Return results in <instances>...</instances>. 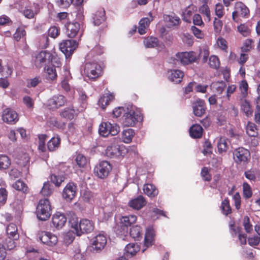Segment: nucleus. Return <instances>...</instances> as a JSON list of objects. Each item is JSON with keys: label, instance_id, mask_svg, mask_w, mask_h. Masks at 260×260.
<instances>
[{"label": "nucleus", "instance_id": "obj_39", "mask_svg": "<svg viewBox=\"0 0 260 260\" xmlns=\"http://www.w3.org/2000/svg\"><path fill=\"white\" fill-rule=\"evenodd\" d=\"M144 43L147 48H154L158 45L159 41L155 37H148L144 39Z\"/></svg>", "mask_w": 260, "mask_h": 260}, {"label": "nucleus", "instance_id": "obj_11", "mask_svg": "<svg viewBox=\"0 0 260 260\" xmlns=\"http://www.w3.org/2000/svg\"><path fill=\"white\" fill-rule=\"evenodd\" d=\"M235 161L238 164L247 163L250 158V154L248 150L243 147L236 149L233 153Z\"/></svg>", "mask_w": 260, "mask_h": 260}, {"label": "nucleus", "instance_id": "obj_35", "mask_svg": "<svg viewBox=\"0 0 260 260\" xmlns=\"http://www.w3.org/2000/svg\"><path fill=\"white\" fill-rule=\"evenodd\" d=\"M17 231V227L16 225L14 223L9 224L6 230L8 236L12 237L14 239H18L19 238Z\"/></svg>", "mask_w": 260, "mask_h": 260}, {"label": "nucleus", "instance_id": "obj_15", "mask_svg": "<svg viewBox=\"0 0 260 260\" xmlns=\"http://www.w3.org/2000/svg\"><path fill=\"white\" fill-rule=\"evenodd\" d=\"M77 191V186L73 182H69L64 187L62 196L67 202L72 201L76 197Z\"/></svg>", "mask_w": 260, "mask_h": 260}, {"label": "nucleus", "instance_id": "obj_55", "mask_svg": "<svg viewBox=\"0 0 260 260\" xmlns=\"http://www.w3.org/2000/svg\"><path fill=\"white\" fill-rule=\"evenodd\" d=\"M253 42L251 39H246L243 43V45L241 47L242 52H248L251 50L253 47Z\"/></svg>", "mask_w": 260, "mask_h": 260}, {"label": "nucleus", "instance_id": "obj_40", "mask_svg": "<svg viewBox=\"0 0 260 260\" xmlns=\"http://www.w3.org/2000/svg\"><path fill=\"white\" fill-rule=\"evenodd\" d=\"M60 140L58 137L52 138L47 144L48 149L49 151H52L57 149L60 145Z\"/></svg>", "mask_w": 260, "mask_h": 260}, {"label": "nucleus", "instance_id": "obj_30", "mask_svg": "<svg viewBox=\"0 0 260 260\" xmlns=\"http://www.w3.org/2000/svg\"><path fill=\"white\" fill-rule=\"evenodd\" d=\"M143 191L145 194L150 198H154L158 193V189L152 184H146L144 185Z\"/></svg>", "mask_w": 260, "mask_h": 260}, {"label": "nucleus", "instance_id": "obj_28", "mask_svg": "<svg viewBox=\"0 0 260 260\" xmlns=\"http://www.w3.org/2000/svg\"><path fill=\"white\" fill-rule=\"evenodd\" d=\"M193 112L197 116L201 117L205 112V102L203 100H198L193 106Z\"/></svg>", "mask_w": 260, "mask_h": 260}, {"label": "nucleus", "instance_id": "obj_17", "mask_svg": "<svg viewBox=\"0 0 260 260\" xmlns=\"http://www.w3.org/2000/svg\"><path fill=\"white\" fill-rule=\"evenodd\" d=\"M76 41L73 40L63 41L59 44V49L66 56H70L77 47Z\"/></svg>", "mask_w": 260, "mask_h": 260}, {"label": "nucleus", "instance_id": "obj_50", "mask_svg": "<svg viewBox=\"0 0 260 260\" xmlns=\"http://www.w3.org/2000/svg\"><path fill=\"white\" fill-rule=\"evenodd\" d=\"M76 114V113L75 111L73 109L70 108H66L60 113L61 117L69 119H72L74 118Z\"/></svg>", "mask_w": 260, "mask_h": 260}, {"label": "nucleus", "instance_id": "obj_19", "mask_svg": "<svg viewBox=\"0 0 260 260\" xmlns=\"http://www.w3.org/2000/svg\"><path fill=\"white\" fill-rule=\"evenodd\" d=\"M39 238L43 243L49 246H53L55 245L58 242V238L57 236L50 232H41L39 234Z\"/></svg>", "mask_w": 260, "mask_h": 260}, {"label": "nucleus", "instance_id": "obj_34", "mask_svg": "<svg viewBox=\"0 0 260 260\" xmlns=\"http://www.w3.org/2000/svg\"><path fill=\"white\" fill-rule=\"evenodd\" d=\"M164 19L169 27L178 25L180 23V18L176 16L166 15Z\"/></svg>", "mask_w": 260, "mask_h": 260}, {"label": "nucleus", "instance_id": "obj_22", "mask_svg": "<svg viewBox=\"0 0 260 260\" xmlns=\"http://www.w3.org/2000/svg\"><path fill=\"white\" fill-rule=\"evenodd\" d=\"M66 34L69 38H73L79 32L80 25L78 22H68L66 25Z\"/></svg>", "mask_w": 260, "mask_h": 260}, {"label": "nucleus", "instance_id": "obj_8", "mask_svg": "<svg viewBox=\"0 0 260 260\" xmlns=\"http://www.w3.org/2000/svg\"><path fill=\"white\" fill-rule=\"evenodd\" d=\"M84 74L90 79H95L102 73L101 66L96 62L86 63L84 67Z\"/></svg>", "mask_w": 260, "mask_h": 260}, {"label": "nucleus", "instance_id": "obj_54", "mask_svg": "<svg viewBox=\"0 0 260 260\" xmlns=\"http://www.w3.org/2000/svg\"><path fill=\"white\" fill-rule=\"evenodd\" d=\"M239 89L241 94L245 98L248 94V84L245 80H243L239 84Z\"/></svg>", "mask_w": 260, "mask_h": 260}, {"label": "nucleus", "instance_id": "obj_18", "mask_svg": "<svg viewBox=\"0 0 260 260\" xmlns=\"http://www.w3.org/2000/svg\"><path fill=\"white\" fill-rule=\"evenodd\" d=\"M67 217L63 213L56 212L53 215L51 219V227L55 230L61 229L66 224Z\"/></svg>", "mask_w": 260, "mask_h": 260}, {"label": "nucleus", "instance_id": "obj_52", "mask_svg": "<svg viewBox=\"0 0 260 260\" xmlns=\"http://www.w3.org/2000/svg\"><path fill=\"white\" fill-rule=\"evenodd\" d=\"M221 208L223 214L225 215H228L232 212V209L230 205L229 201L228 199H224L222 202Z\"/></svg>", "mask_w": 260, "mask_h": 260}, {"label": "nucleus", "instance_id": "obj_6", "mask_svg": "<svg viewBox=\"0 0 260 260\" xmlns=\"http://www.w3.org/2000/svg\"><path fill=\"white\" fill-rule=\"evenodd\" d=\"M119 131V127L117 124L109 122H102L99 128V134L103 137H107L110 135L116 136Z\"/></svg>", "mask_w": 260, "mask_h": 260}, {"label": "nucleus", "instance_id": "obj_26", "mask_svg": "<svg viewBox=\"0 0 260 260\" xmlns=\"http://www.w3.org/2000/svg\"><path fill=\"white\" fill-rule=\"evenodd\" d=\"M203 133V129L200 124H193L189 128V135L192 138H201L202 137Z\"/></svg>", "mask_w": 260, "mask_h": 260}, {"label": "nucleus", "instance_id": "obj_31", "mask_svg": "<svg viewBox=\"0 0 260 260\" xmlns=\"http://www.w3.org/2000/svg\"><path fill=\"white\" fill-rule=\"evenodd\" d=\"M184 76V73L179 70H174L171 72L169 76V79L175 83H180Z\"/></svg>", "mask_w": 260, "mask_h": 260}, {"label": "nucleus", "instance_id": "obj_48", "mask_svg": "<svg viewBox=\"0 0 260 260\" xmlns=\"http://www.w3.org/2000/svg\"><path fill=\"white\" fill-rule=\"evenodd\" d=\"M243 197L245 199H249L252 196V190L250 185L247 182H244L242 185Z\"/></svg>", "mask_w": 260, "mask_h": 260}, {"label": "nucleus", "instance_id": "obj_16", "mask_svg": "<svg viewBox=\"0 0 260 260\" xmlns=\"http://www.w3.org/2000/svg\"><path fill=\"white\" fill-rule=\"evenodd\" d=\"M2 117L3 121L9 124H14L19 120L18 114L11 108L4 110Z\"/></svg>", "mask_w": 260, "mask_h": 260}, {"label": "nucleus", "instance_id": "obj_56", "mask_svg": "<svg viewBox=\"0 0 260 260\" xmlns=\"http://www.w3.org/2000/svg\"><path fill=\"white\" fill-rule=\"evenodd\" d=\"M74 232L71 231L68 232L64 235L63 241L66 245L71 244L74 241Z\"/></svg>", "mask_w": 260, "mask_h": 260}, {"label": "nucleus", "instance_id": "obj_25", "mask_svg": "<svg viewBox=\"0 0 260 260\" xmlns=\"http://www.w3.org/2000/svg\"><path fill=\"white\" fill-rule=\"evenodd\" d=\"M58 67L51 64L44 67L45 76L48 80L53 81L56 79L57 74L55 68Z\"/></svg>", "mask_w": 260, "mask_h": 260}, {"label": "nucleus", "instance_id": "obj_47", "mask_svg": "<svg viewBox=\"0 0 260 260\" xmlns=\"http://www.w3.org/2000/svg\"><path fill=\"white\" fill-rule=\"evenodd\" d=\"M76 162L80 168H85L88 162L86 157L82 154L79 153L76 157Z\"/></svg>", "mask_w": 260, "mask_h": 260}, {"label": "nucleus", "instance_id": "obj_43", "mask_svg": "<svg viewBox=\"0 0 260 260\" xmlns=\"http://www.w3.org/2000/svg\"><path fill=\"white\" fill-rule=\"evenodd\" d=\"M17 239H14L12 237L8 236L4 242L2 246L5 248V250L13 249L16 246L15 241Z\"/></svg>", "mask_w": 260, "mask_h": 260}, {"label": "nucleus", "instance_id": "obj_1", "mask_svg": "<svg viewBox=\"0 0 260 260\" xmlns=\"http://www.w3.org/2000/svg\"><path fill=\"white\" fill-rule=\"evenodd\" d=\"M34 63L35 66L38 69L49 64L57 67L61 66L60 58L47 50H42L37 53L34 56Z\"/></svg>", "mask_w": 260, "mask_h": 260}, {"label": "nucleus", "instance_id": "obj_41", "mask_svg": "<svg viewBox=\"0 0 260 260\" xmlns=\"http://www.w3.org/2000/svg\"><path fill=\"white\" fill-rule=\"evenodd\" d=\"M229 141L225 138H220L218 142L217 147L220 153L225 152L229 147Z\"/></svg>", "mask_w": 260, "mask_h": 260}, {"label": "nucleus", "instance_id": "obj_46", "mask_svg": "<svg viewBox=\"0 0 260 260\" xmlns=\"http://www.w3.org/2000/svg\"><path fill=\"white\" fill-rule=\"evenodd\" d=\"M53 188L48 182H45L40 191V193L43 196H49L53 192Z\"/></svg>", "mask_w": 260, "mask_h": 260}, {"label": "nucleus", "instance_id": "obj_10", "mask_svg": "<svg viewBox=\"0 0 260 260\" xmlns=\"http://www.w3.org/2000/svg\"><path fill=\"white\" fill-rule=\"evenodd\" d=\"M176 56L177 59L184 65L192 63L199 59L198 54L193 51L179 52Z\"/></svg>", "mask_w": 260, "mask_h": 260}, {"label": "nucleus", "instance_id": "obj_44", "mask_svg": "<svg viewBox=\"0 0 260 260\" xmlns=\"http://www.w3.org/2000/svg\"><path fill=\"white\" fill-rule=\"evenodd\" d=\"M246 132L250 137H256L258 132L255 124L252 122H248L247 125Z\"/></svg>", "mask_w": 260, "mask_h": 260}, {"label": "nucleus", "instance_id": "obj_63", "mask_svg": "<svg viewBox=\"0 0 260 260\" xmlns=\"http://www.w3.org/2000/svg\"><path fill=\"white\" fill-rule=\"evenodd\" d=\"M38 13L37 11H34L31 8H25L23 11L24 16L28 19H31Z\"/></svg>", "mask_w": 260, "mask_h": 260}, {"label": "nucleus", "instance_id": "obj_37", "mask_svg": "<svg viewBox=\"0 0 260 260\" xmlns=\"http://www.w3.org/2000/svg\"><path fill=\"white\" fill-rule=\"evenodd\" d=\"M241 109L247 116H251L253 113L252 106L247 100L242 101L241 104Z\"/></svg>", "mask_w": 260, "mask_h": 260}, {"label": "nucleus", "instance_id": "obj_36", "mask_svg": "<svg viewBox=\"0 0 260 260\" xmlns=\"http://www.w3.org/2000/svg\"><path fill=\"white\" fill-rule=\"evenodd\" d=\"M105 13L104 10L97 11L93 17L95 25H99L105 20Z\"/></svg>", "mask_w": 260, "mask_h": 260}, {"label": "nucleus", "instance_id": "obj_62", "mask_svg": "<svg viewBox=\"0 0 260 260\" xmlns=\"http://www.w3.org/2000/svg\"><path fill=\"white\" fill-rule=\"evenodd\" d=\"M215 15L218 18H222L224 15V9L223 5L221 4H217L215 8Z\"/></svg>", "mask_w": 260, "mask_h": 260}, {"label": "nucleus", "instance_id": "obj_5", "mask_svg": "<svg viewBox=\"0 0 260 260\" xmlns=\"http://www.w3.org/2000/svg\"><path fill=\"white\" fill-rule=\"evenodd\" d=\"M131 238L136 241L135 243L131 242V256H132L140 250V245L137 242L141 241L142 238V230L140 225H131Z\"/></svg>", "mask_w": 260, "mask_h": 260}, {"label": "nucleus", "instance_id": "obj_45", "mask_svg": "<svg viewBox=\"0 0 260 260\" xmlns=\"http://www.w3.org/2000/svg\"><path fill=\"white\" fill-rule=\"evenodd\" d=\"M209 64L213 69H217L220 65V61L216 55H211L209 59Z\"/></svg>", "mask_w": 260, "mask_h": 260}, {"label": "nucleus", "instance_id": "obj_23", "mask_svg": "<svg viewBox=\"0 0 260 260\" xmlns=\"http://www.w3.org/2000/svg\"><path fill=\"white\" fill-rule=\"evenodd\" d=\"M65 98L63 95H57L53 96L48 100V106L52 109H57L62 106L65 103Z\"/></svg>", "mask_w": 260, "mask_h": 260}, {"label": "nucleus", "instance_id": "obj_13", "mask_svg": "<svg viewBox=\"0 0 260 260\" xmlns=\"http://www.w3.org/2000/svg\"><path fill=\"white\" fill-rule=\"evenodd\" d=\"M156 231L153 225H150L146 228L144 240V246L145 247L142 250L143 252L146 248L152 246L155 243Z\"/></svg>", "mask_w": 260, "mask_h": 260}, {"label": "nucleus", "instance_id": "obj_7", "mask_svg": "<svg viewBox=\"0 0 260 260\" xmlns=\"http://www.w3.org/2000/svg\"><path fill=\"white\" fill-rule=\"evenodd\" d=\"M113 115L115 117L122 115L121 119L122 126L128 127L130 125V109L128 106L115 108L113 111Z\"/></svg>", "mask_w": 260, "mask_h": 260}, {"label": "nucleus", "instance_id": "obj_14", "mask_svg": "<svg viewBox=\"0 0 260 260\" xmlns=\"http://www.w3.org/2000/svg\"><path fill=\"white\" fill-rule=\"evenodd\" d=\"M143 121V114L141 109L131 105V126L140 127Z\"/></svg>", "mask_w": 260, "mask_h": 260}, {"label": "nucleus", "instance_id": "obj_49", "mask_svg": "<svg viewBox=\"0 0 260 260\" xmlns=\"http://www.w3.org/2000/svg\"><path fill=\"white\" fill-rule=\"evenodd\" d=\"M11 165V160L5 155H0V169H7Z\"/></svg>", "mask_w": 260, "mask_h": 260}, {"label": "nucleus", "instance_id": "obj_57", "mask_svg": "<svg viewBox=\"0 0 260 260\" xmlns=\"http://www.w3.org/2000/svg\"><path fill=\"white\" fill-rule=\"evenodd\" d=\"M243 225L245 230L248 233H251L253 230V226L250 222V219L248 216H245L243 220Z\"/></svg>", "mask_w": 260, "mask_h": 260}, {"label": "nucleus", "instance_id": "obj_24", "mask_svg": "<svg viewBox=\"0 0 260 260\" xmlns=\"http://www.w3.org/2000/svg\"><path fill=\"white\" fill-rule=\"evenodd\" d=\"M153 20V17L151 12L149 13V17L143 18L140 20L138 26V32L140 35H144L146 33V30Z\"/></svg>", "mask_w": 260, "mask_h": 260}, {"label": "nucleus", "instance_id": "obj_42", "mask_svg": "<svg viewBox=\"0 0 260 260\" xmlns=\"http://www.w3.org/2000/svg\"><path fill=\"white\" fill-rule=\"evenodd\" d=\"M129 125L128 127H124L123 130L121 132L120 139L121 141L126 144L130 143V128H129Z\"/></svg>", "mask_w": 260, "mask_h": 260}, {"label": "nucleus", "instance_id": "obj_61", "mask_svg": "<svg viewBox=\"0 0 260 260\" xmlns=\"http://www.w3.org/2000/svg\"><path fill=\"white\" fill-rule=\"evenodd\" d=\"M199 10L202 14L206 16L208 21H210L211 20L210 11L207 5H203L200 7Z\"/></svg>", "mask_w": 260, "mask_h": 260}, {"label": "nucleus", "instance_id": "obj_2", "mask_svg": "<svg viewBox=\"0 0 260 260\" xmlns=\"http://www.w3.org/2000/svg\"><path fill=\"white\" fill-rule=\"evenodd\" d=\"M70 224L77 236H80L84 233H90L94 228L93 221L86 218L81 219L79 222L77 219H73L70 221Z\"/></svg>", "mask_w": 260, "mask_h": 260}, {"label": "nucleus", "instance_id": "obj_32", "mask_svg": "<svg viewBox=\"0 0 260 260\" xmlns=\"http://www.w3.org/2000/svg\"><path fill=\"white\" fill-rule=\"evenodd\" d=\"M63 79L61 81V86L66 91H69L70 89L69 81L72 79V76L69 70L64 68L63 70Z\"/></svg>", "mask_w": 260, "mask_h": 260}, {"label": "nucleus", "instance_id": "obj_27", "mask_svg": "<svg viewBox=\"0 0 260 260\" xmlns=\"http://www.w3.org/2000/svg\"><path fill=\"white\" fill-rule=\"evenodd\" d=\"M147 204V201L142 196L131 200V207L134 209L140 210L144 207Z\"/></svg>", "mask_w": 260, "mask_h": 260}, {"label": "nucleus", "instance_id": "obj_4", "mask_svg": "<svg viewBox=\"0 0 260 260\" xmlns=\"http://www.w3.org/2000/svg\"><path fill=\"white\" fill-rule=\"evenodd\" d=\"M130 219L128 216H122L120 218L119 224H117L114 228L116 234L120 238L125 240L128 236Z\"/></svg>", "mask_w": 260, "mask_h": 260}, {"label": "nucleus", "instance_id": "obj_38", "mask_svg": "<svg viewBox=\"0 0 260 260\" xmlns=\"http://www.w3.org/2000/svg\"><path fill=\"white\" fill-rule=\"evenodd\" d=\"M225 86V82L220 81L213 82L211 85V87L214 92L221 94L224 90Z\"/></svg>", "mask_w": 260, "mask_h": 260}, {"label": "nucleus", "instance_id": "obj_33", "mask_svg": "<svg viewBox=\"0 0 260 260\" xmlns=\"http://www.w3.org/2000/svg\"><path fill=\"white\" fill-rule=\"evenodd\" d=\"M29 156L28 154L26 153L22 154L18 158L17 163L19 166H22L24 168L22 171L25 172V173H28V168L27 167V165L29 162Z\"/></svg>", "mask_w": 260, "mask_h": 260}, {"label": "nucleus", "instance_id": "obj_51", "mask_svg": "<svg viewBox=\"0 0 260 260\" xmlns=\"http://www.w3.org/2000/svg\"><path fill=\"white\" fill-rule=\"evenodd\" d=\"M14 188L17 190L21 191L24 193H26L28 191V187L21 180H17L13 184Z\"/></svg>", "mask_w": 260, "mask_h": 260}, {"label": "nucleus", "instance_id": "obj_29", "mask_svg": "<svg viewBox=\"0 0 260 260\" xmlns=\"http://www.w3.org/2000/svg\"><path fill=\"white\" fill-rule=\"evenodd\" d=\"M114 99V95L112 93H106L100 98L98 102V104L103 109H104Z\"/></svg>", "mask_w": 260, "mask_h": 260}, {"label": "nucleus", "instance_id": "obj_59", "mask_svg": "<svg viewBox=\"0 0 260 260\" xmlns=\"http://www.w3.org/2000/svg\"><path fill=\"white\" fill-rule=\"evenodd\" d=\"M216 44L218 47L222 50L226 51L228 48V43L226 41L221 37L217 39Z\"/></svg>", "mask_w": 260, "mask_h": 260}, {"label": "nucleus", "instance_id": "obj_58", "mask_svg": "<svg viewBox=\"0 0 260 260\" xmlns=\"http://www.w3.org/2000/svg\"><path fill=\"white\" fill-rule=\"evenodd\" d=\"M47 139L46 135H41L39 136V146L38 148L42 152H44L46 150L45 141Z\"/></svg>", "mask_w": 260, "mask_h": 260}, {"label": "nucleus", "instance_id": "obj_64", "mask_svg": "<svg viewBox=\"0 0 260 260\" xmlns=\"http://www.w3.org/2000/svg\"><path fill=\"white\" fill-rule=\"evenodd\" d=\"M238 31L243 36L246 37L250 34V29L245 24H240L238 26Z\"/></svg>", "mask_w": 260, "mask_h": 260}, {"label": "nucleus", "instance_id": "obj_3", "mask_svg": "<svg viewBox=\"0 0 260 260\" xmlns=\"http://www.w3.org/2000/svg\"><path fill=\"white\" fill-rule=\"evenodd\" d=\"M37 216L38 218L42 221L48 219L51 214V205L47 199L40 200L37 207Z\"/></svg>", "mask_w": 260, "mask_h": 260}, {"label": "nucleus", "instance_id": "obj_60", "mask_svg": "<svg viewBox=\"0 0 260 260\" xmlns=\"http://www.w3.org/2000/svg\"><path fill=\"white\" fill-rule=\"evenodd\" d=\"M41 78L40 77H36L27 81V86L28 87H35L41 82Z\"/></svg>", "mask_w": 260, "mask_h": 260}, {"label": "nucleus", "instance_id": "obj_20", "mask_svg": "<svg viewBox=\"0 0 260 260\" xmlns=\"http://www.w3.org/2000/svg\"><path fill=\"white\" fill-rule=\"evenodd\" d=\"M122 150L121 147L115 143L111 144L108 145L105 151V155L111 158H116L122 155Z\"/></svg>", "mask_w": 260, "mask_h": 260}, {"label": "nucleus", "instance_id": "obj_9", "mask_svg": "<svg viewBox=\"0 0 260 260\" xmlns=\"http://www.w3.org/2000/svg\"><path fill=\"white\" fill-rule=\"evenodd\" d=\"M112 170V166L107 161H101L94 168V173L100 179L106 178Z\"/></svg>", "mask_w": 260, "mask_h": 260}, {"label": "nucleus", "instance_id": "obj_53", "mask_svg": "<svg viewBox=\"0 0 260 260\" xmlns=\"http://www.w3.org/2000/svg\"><path fill=\"white\" fill-rule=\"evenodd\" d=\"M194 12V8L193 6H189L183 12V20L186 22H190V18Z\"/></svg>", "mask_w": 260, "mask_h": 260}, {"label": "nucleus", "instance_id": "obj_21", "mask_svg": "<svg viewBox=\"0 0 260 260\" xmlns=\"http://www.w3.org/2000/svg\"><path fill=\"white\" fill-rule=\"evenodd\" d=\"M107 237L103 234H99L96 235L92 242L93 248L101 250L103 249L107 243Z\"/></svg>", "mask_w": 260, "mask_h": 260}, {"label": "nucleus", "instance_id": "obj_12", "mask_svg": "<svg viewBox=\"0 0 260 260\" xmlns=\"http://www.w3.org/2000/svg\"><path fill=\"white\" fill-rule=\"evenodd\" d=\"M235 10L233 13V19L238 22L240 18L246 17L249 14V11L248 8L242 2H236L235 5Z\"/></svg>", "mask_w": 260, "mask_h": 260}]
</instances>
